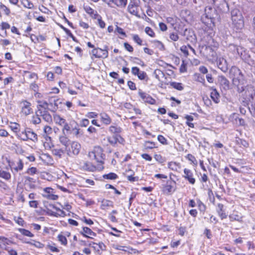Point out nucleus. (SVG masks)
<instances>
[{
	"mask_svg": "<svg viewBox=\"0 0 255 255\" xmlns=\"http://www.w3.org/2000/svg\"><path fill=\"white\" fill-rule=\"evenodd\" d=\"M84 9L85 11L89 14L92 17L93 16H95L96 13H98L97 11H95L91 7L89 6H84Z\"/></svg>",
	"mask_w": 255,
	"mask_h": 255,
	"instance_id": "c03bdc74",
	"label": "nucleus"
},
{
	"mask_svg": "<svg viewBox=\"0 0 255 255\" xmlns=\"http://www.w3.org/2000/svg\"><path fill=\"white\" fill-rule=\"evenodd\" d=\"M93 18L98 19L99 25L101 28H103L105 27V22L102 20V17L98 13H96L95 16H93Z\"/></svg>",
	"mask_w": 255,
	"mask_h": 255,
	"instance_id": "c9c22d12",
	"label": "nucleus"
},
{
	"mask_svg": "<svg viewBox=\"0 0 255 255\" xmlns=\"http://www.w3.org/2000/svg\"><path fill=\"white\" fill-rule=\"evenodd\" d=\"M145 32L147 34L151 37H154L155 33L153 30L149 27H146L145 28Z\"/></svg>",
	"mask_w": 255,
	"mask_h": 255,
	"instance_id": "864d4df0",
	"label": "nucleus"
},
{
	"mask_svg": "<svg viewBox=\"0 0 255 255\" xmlns=\"http://www.w3.org/2000/svg\"><path fill=\"white\" fill-rule=\"evenodd\" d=\"M76 124V123L74 121L71 122L69 124L67 123H65V124L63 126L62 132L63 134L65 133V131L67 133L70 132L72 130L74 126V125Z\"/></svg>",
	"mask_w": 255,
	"mask_h": 255,
	"instance_id": "4be33fe9",
	"label": "nucleus"
},
{
	"mask_svg": "<svg viewBox=\"0 0 255 255\" xmlns=\"http://www.w3.org/2000/svg\"><path fill=\"white\" fill-rule=\"evenodd\" d=\"M31 105V103L26 100L21 101L20 102L21 113L25 116L31 114L32 113Z\"/></svg>",
	"mask_w": 255,
	"mask_h": 255,
	"instance_id": "f8f14e48",
	"label": "nucleus"
},
{
	"mask_svg": "<svg viewBox=\"0 0 255 255\" xmlns=\"http://www.w3.org/2000/svg\"><path fill=\"white\" fill-rule=\"evenodd\" d=\"M229 219L231 222L238 221L239 222H243V216L241 214L238 212L234 211L229 216Z\"/></svg>",
	"mask_w": 255,
	"mask_h": 255,
	"instance_id": "a211bd4d",
	"label": "nucleus"
},
{
	"mask_svg": "<svg viewBox=\"0 0 255 255\" xmlns=\"http://www.w3.org/2000/svg\"><path fill=\"white\" fill-rule=\"evenodd\" d=\"M38 110L41 109L42 110V111H47V110H50V108H49L50 106L49 105L48 100L47 101H38Z\"/></svg>",
	"mask_w": 255,
	"mask_h": 255,
	"instance_id": "b1692460",
	"label": "nucleus"
},
{
	"mask_svg": "<svg viewBox=\"0 0 255 255\" xmlns=\"http://www.w3.org/2000/svg\"><path fill=\"white\" fill-rule=\"evenodd\" d=\"M5 250L8 252L9 255H17V252L15 250L9 247L5 248Z\"/></svg>",
	"mask_w": 255,
	"mask_h": 255,
	"instance_id": "338daca9",
	"label": "nucleus"
},
{
	"mask_svg": "<svg viewBox=\"0 0 255 255\" xmlns=\"http://www.w3.org/2000/svg\"><path fill=\"white\" fill-rule=\"evenodd\" d=\"M158 140L162 144H167V139L162 135H159L157 136Z\"/></svg>",
	"mask_w": 255,
	"mask_h": 255,
	"instance_id": "6e6d98bb",
	"label": "nucleus"
},
{
	"mask_svg": "<svg viewBox=\"0 0 255 255\" xmlns=\"http://www.w3.org/2000/svg\"><path fill=\"white\" fill-rule=\"evenodd\" d=\"M232 24L237 30H241L244 27V18L242 9L234 8L231 11Z\"/></svg>",
	"mask_w": 255,
	"mask_h": 255,
	"instance_id": "f03ea898",
	"label": "nucleus"
},
{
	"mask_svg": "<svg viewBox=\"0 0 255 255\" xmlns=\"http://www.w3.org/2000/svg\"><path fill=\"white\" fill-rule=\"evenodd\" d=\"M48 102L50 108V110L54 112L60 108V105L62 104L61 101L56 97L49 98Z\"/></svg>",
	"mask_w": 255,
	"mask_h": 255,
	"instance_id": "9d476101",
	"label": "nucleus"
},
{
	"mask_svg": "<svg viewBox=\"0 0 255 255\" xmlns=\"http://www.w3.org/2000/svg\"><path fill=\"white\" fill-rule=\"evenodd\" d=\"M128 10L129 12L133 15H137L138 14L137 7L133 4H129L128 6Z\"/></svg>",
	"mask_w": 255,
	"mask_h": 255,
	"instance_id": "a19ab883",
	"label": "nucleus"
},
{
	"mask_svg": "<svg viewBox=\"0 0 255 255\" xmlns=\"http://www.w3.org/2000/svg\"><path fill=\"white\" fill-rule=\"evenodd\" d=\"M184 175L183 177L191 184H194L195 179L194 178L193 173L190 169L185 168L184 170Z\"/></svg>",
	"mask_w": 255,
	"mask_h": 255,
	"instance_id": "4468645a",
	"label": "nucleus"
},
{
	"mask_svg": "<svg viewBox=\"0 0 255 255\" xmlns=\"http://www.w3.org/2000/svg\"><path fill=\"white\" fill-rule=\"evenodd\" d=\"M219 81L222 88L227 90L230 88V82L229 80L224 76H221L219 78Z\"/></svg>",
	"mask_w": 255,
	"mask_h": 255,
	"instance_id": "412c9836",
	"label": "nucleus"
},
{
	"mask_svg": "<svg viewBox=\"0 0 255 255\" xmlns=\"http://www.w3.org/2000/svg\"><path fill=\"white\" fill-rule=\"evenodd\" d=\"M244 61L250 65L255 67V54L251 55L249 54L248 59L245 60Z\"/></svg>",
	"mask_w": 255,
	"mask_h": 255,
	"instance_id": "f704fd0d",
	"label": "nucleus"
},
{
	"mask_svg": "<svg viewBox=\"0 0 255 255\" xmlns=\"http://www.w3.org/2000/svg\"><path fill=\"white\" fill-rule=\"evenodd\" d=\"M175 182L171 180H168L165 184L162 186V192L164 194L169 195L175 191L174 186Z\"/></svg>",
	"mask_w": 255,
	"mask_h": 255,
	"instance_id": "1a4fd4ad",
	"label": "nucleus"
},
{
	"mask_svg": "<svg viewBox=\"0 0 255 255\" xmlns=\"http://www.w3.org/2000/svg\"><path fill=\"white\" fill-rule=\"evenodd\" d=\"M80 234L86 238L91 239H93V238L96 236L95 233L93 232L90 228L86 227L83 228L82 231L80 232Z\"/></svg>",
	"mask_w": 255,
	"mask_h": 255,
	"instance_id": "2eb2a0df",
	"label": "nucleus"
},
{
	"mask_svg": "<svg viewBox=\"0 0 255 255\" xmlns=\"http://www.w3.org/2000/svg\"><path fill=\"white\" fill-rule=\"evenodd\" d=\"M23 6L27 8L32 9L34 7L33 4L29 0H22Z\"/></svg>",
	"mask_w": 255,
	"mask_h": 255,
	"instance_id": "49530a36",
	"label": "nucleus"
},
{
	"mask_svg": "<svg viewBox=\"0 0 255 255\" xmlns=\"http://www.w3.org/2000/svg\"><path fill=\"white\" fill-rule=\"evenodd\" d=\"M92 54L95 58H106L108 57V46H105L104 49L94 48L92 50Z\"/></svg>",
	"mask_w": 255,
	"mask_h": 255,
	"instance_id": "6e6552de",
	"label": "nucleus"
},
{
	"mask_svg": "<svg viewBox=\"0 0 255 255\" xmlns=\"http://www.w3.org/2000/svg\"><path fill=\"white\" fill-rule=\"evenodd\" d=\"M89 246H91L95 250H97L98 251H99L100 250L104 251L106 249V246L102 242H100L98 244L92 242L89 244Z\"/></svg>",
	"mask_w": 255,
	"mask_h": 255,
	"instance_id": "c85d7f7f",
	"label": "nucleus"
},
{
	"mask_svg": "<svg viewBox=\"0 0 255 255\" xmlns=\"http://www.w3.org/2000/svg\"><path fill=\"white\" fill-rule=\"evenodd\" d=\"M138 94L142 100L145 103H149L151 105H153L155 103V100L153 99L148 94L143 92L141 91L138 92Z\"/></svg>",
	"mask_w": 255,
	"mask_h": 255,
	"instance_id": "ddd939ff",
	"label": "nucleus"
},
{
	"mask_svg": "<svg viewBox=\"0 0 255 255\" xmlns=\"http://www.w3.org/2000/svg\"><path fill=\"white\" fill-rule=\"evenodd\" d=\"M25 184L27 185L29 188L34 189L35 188V180L29 176L25 177Z\"/></svg>",
	"mask_w": 255,
	"mask_h": 255,
	"instance_id": "bb28decb",
	"label": "nucleus"
},
{
	"mask_svg": "<svg viewBox=\"0 0 255 255\" xmlns=\"http://www.w3.org/2000/svg\"><path fill=\"white\" fill-rule=\"evenodd\" d=\"M37 172V169L35 167H32L31 168H29L27 169L26 173L31 174L33 175L35 174Z\"/></svg>",
	"mask_w": 255,
	"mask_h": 255,
	"instance_id": "0e129e2a",
	"label": "nucleus"
},
{
	"mask_svg": "<svg viewBox=\"0 0 255 255\" xmlns=\"http://www.w3.org/2000/svg\"><path fill=\"white\" fill-rule=\"evenodd\" d=\"M109 131L113 133H116L118 134V133H120L122 131V128L117 126H111L109 128Z\"/></svg>",
	"mask_w": 255,
	"mask_h": 255,
	"instance_id": "e433bc0d",
	"label": "nucleus"
},
{
	"mask_svg": "<svg viewBox=\"0 0 255 255\" xmlns=\"http://www.w3.org/2000/svg\"><path fill=\"white\" fill-rule=\"evenodd\" d=\"M81 149V144L77 141H73L70 144V146L66 148L67 153L69 156L77 155Z\"/></svg>",
	"mask_w": 255,
	"mask_h": 255,
	"instance_id": "0eeeda50",
	"label": "nucleus"
},
{
	"mask_svg": "<svg viewBox=\"0 0 255 255\" xmlns=\"http://www.w3.org/2000/svg\"><path fill=\"white\" fill-rule=\"evenodd\" d=\"M137 76L140 80H144L147 77L146 73L142 71H140Z\"/></svg>",
	"mask_w": 255,
	"mask_h": 255,
	"instance_id": "680f3d73",
	"label": "nucleus"
},
{
	"mask_svg": "<svg viewBox=\"0 0 255 255\" xmlns=\"http://www.w3.org/2000/svg\"><path fill=\"white\" fill-rule=\"evenodd\" d=\"M89 156L91 159H94L102 164L104 163L105 155L103 153L102 148L100 146H95L92 151L89 152Z\"/></svg>",
	"mask_w": 255,
	"mask_h": 255,
	"instance_id": "20e7f679",
	"label": "nucleus"
},
{
	"mask_svg": "<svg viewBox=\"0 0 255 255\" xmlns=\"http://www.w3.org/2000/svg\"><path fill=\"white\" fill-rule=\"evenodd\" d=\"M188 49V45L187 46H182L180 48L181 51L184 53L185 56H187L189 55Z\"/></svg>",
	"mask_w": 255,
	"mask_h": 255,
	"instance_id": "052dcab7",
	"label": "nucleus"
},
{
	"mask_svg": "<svg viewBox=\"0 0 255 255\" xmlns=\"http://www.w3.org/2000/svg\"><path fill=\"white\" fill-rule=\"evenodd\" d=\"M39 115V113L37 112L36 115L32 117V123L34 125L39 124L41 123V120L39 118L40 115Z\"/></svg>",
	"mask_w": 255,
	"mask_h": 255,
	"instance_id": "a18cd8bd",
	"label": "nucleus"
},
{
	"mask_svg": "<svg viewBox=\"0 0 255 255\" xmlns=\"http://www.w3.org/2000/svg\"><path fill=\"white\" fill-rule=\"evenodd\" d=\"M210 97L212 100L215 103H218L220 102V94L217 92L216 89H211V92L210 93Z\"/></svg>",
	"mask_w": 255,
	"mask_h": 255,
	"instance_id": "393cba45",
	"label": "nucleus"
},
{
	"mask_svg": "<svg viewBox=\"0 0 255 255\" xmlns=\"http://www.w3.org/2000/svg\"><path fill=\"white\" fill-rule=\"evenodd\" d=\"M70 133H72L77 137L79 136L80 133L79 128H78V126L76 123L74 127L73 128L72 130L71 131Z\"/></svg>",
	"mask_w": 255,
	"mask_h": 255,
	"instance_id": "8fccbe9b",
	"label": "nucleus"
},
{
	"mask_svg": "<svg viewBox=\"0 0 255 255\" xmlns=\"http://www.w3.org/2000/svg\"><path fill=\"white\" fill-rule=\"evenodd\" d=\"M110 2L114 3L119 7H125L127 4L128 0H110Z\"/></svg>",
	"mask_w": 255,
	"mask_h": 255,
	"instance_id": "473e14b6",
	"label": "nucleus"
},
{
	"mask_svg": "<svg viewBox=\"0 0 255 255\" xmlns=\"http://www.w3.org/2000/svg\"><path fill=\"white\" fill-rule=\"evenodd\" d=\"M217 65L219 69H220L224 72H226L228 70V64L226 59L223 58H219L217 60Z\"/></svg>",
	"mask_w": 255,
	"mask_h": 255,
	"instance_id": "f3484780",
	"label": "nucleus"
},
{
	"mask_svg": "<svg viewBox=\"0 0 255 255\" xmlns=\"http://www.w3.org/2000/svg\"><path fill=\"white\" fill-rule=\"evenodd\" d=\"M0 177L6 180H8L11 178V175L8 172L0 170Z\"/></svg>",
	"mask_w": 255,
	"mask_h": 255,
	"instance_id": "79ce46f5",
	"label": "nucleus"
},
{
	"mask_svg": "<svg viewBox=\"0 0 255 255\" xmlns=\"http://www.w3.org/2000/svg\"><path fill=\"white\" fill-rule=\"evenodd\" d=\"M108 140L110 144L112 145H115L118 142L122 143L124 141V139L121 136V135L116 134L112 137H109Z\"/></svg>",
	"mask_w": 255,
	"mask_h": 255,
	"instance_id": "aec40b11",
	"label": "nucleus"
},
{
	"mask_svg": "<svg viewBox=\"0 0 255 255\" xmlns=\"http://www.w3.org/2000/svg\"><path fill=\"white\" fill-rule=\"evenodd\" d=\"M38 113H39L40 117H42L43 119L47 123L52 122V117L47 111H42V110H38Z\"/></svg>",
	"mask_w": 255,
	"mask_h": 255,
	"instance_id": "6ab92c4d",
	"label": "nucleus"
},
{
	"mask_svg": "<svg viewBox=\"0 0 255 255\" xmlns=\"http://www.w3.org/2000/svg\"><path fill=\"white\" fill-rule=\"evenodd\" d=\"M169 84L172 87L179 91H182L184 89L182 84L181 83L172 82H170Z\"/></svg>",
	"mask_w": 255,
	"mask_h": 255,
	"instance_id": "ea45409f",
	"label": "nucleus"
},
{
	"mask_svg": "<svg viewBox=\"0 0 255 255\" xmlns=\"http://www.w3.org/2000/svg\"><path fill=\"white\" fill-rule=\"evenodd\" d=\"M25 133L27 135L28 139H30L33 141H37V135L30 129L28 128L25 130Z\"/></svg>",
	"mask_w": 255,
	"mask_h": 255,
	"instance_id": "a878e982",
	"label": "nucleus"
},
{
	"mask_svg": "<svg viewBox=\"0 0 255 255\" xmlns=\"http://www.w3.org/2000/svg\"><path fill=\"white\" fill-rule=\"evenodd\" d=\"M23 168V163L21 159H19L17 162V165L12 168L15 172L22 170Z\"/></svg>",
	"mask_w": 255,
	"mask_h": 255,
	"instance_id": "37998d69",
	"label": "nucleus"
},
{
	"mask_svg": "<svg viewBox=\"0 0 255 255\" xmlns=\"http://www.w3.org/2000/svg\"><path fill=\"white\" fill-rule=\"evenodd\" d=\"M128 85L129 88L131 90H134L136 89V86L135 84L131 81H128Z\"/></svg>",
	"mask_w": 255,
	"mask_h": 255,
	"instance_id": "774afa93",
	"label": "nucleus"
},
{
	"mask_svg": "<svg viewBox=\"0 0 255 255\" xmlns=\"http://www.w3.org/2000/svg\"><path fill=\"white\" fill-rule=\"evenodd\" d=\"M215 10L219 13H225L229 10V5L225 0H210Z\"/></svg>",
	"mask_w": 255,
	"mask_h": 255,
	"instance_id": "39448f33",
	"label": "nucleus"
},
{
	"mask_svg": "<svg viewBox=\"0 0 255 255\" xmlns=\"http://www.w3.org/2000/svg\"><path fill=\"white\" fill-rule=\"evenodd\" d=\"M44 132L45 134V136H47L48 135L52 133V128L48 126H45L44 128Z\"/></svg>",
	"mask_w": 255,
	"mask_h": 255,
	"instance_id": "13d9d810",
	"label": "nucleus"
},
{
	"mask_svg": "<svg viewBox=\"0 0 255 255\" xmlns=\"http://www.w3.org/2000/svg\"><path fill=\"white\" fill-rule=\"evenodd\" d=\"M169 37L170 38L174 41H176L178 40V39H179V36L178 35H177V33H170V35H169Z\"/></svg>",
	"mask_w": 255,
	"mask_h": 255,
	"instance_id": "69168bd1",
	"label": "nucleus"
},
{
	"mask_svg": "<svg viewBox=\"0 0 255 255\" xmlns=\"http://www.w3.org/2000/svg\"><path fill=\"white\" fill-rule=\"evenodd\" d=\"M10 127L11 130L14 132H17L19 131L20 126L16 123H12Z\"/></svg>",
	"mask_w": 255,
	"mask_h": 255,
	"instance_id": "3c124183",
	"label": "nucleus"
},
{
	"mask_svg": "<svg viewBox=\"0 0 255 255\" xmlns=\"http://www.w3.org/2000/svg\"><path fill=\"white\" fill-rule=\"evenodd\" d=\"M243 91H238L239 93L241 94V96L246 101H250L253 99L254 96L255 95V90L254 87L251 85H248L245 87L244 85H242Z\"/></svg>",
	"mask_w": 255,
	"mask_h": 255,
	"instance_id": "423d86ee",
	"label": "nucleus"
},
{
	"mask_svg": "<svg viewBox=\"0 0 255 255\" xmlns=\"http://www.w3.org/2000/svg\"><path fill=\"white\" fill-rule=\"evenodd\" d=\"M154 158L157 161L160 163H163L165 161V159L160 154H155Z\"/></svg>",
	"mask_w": 255,
	"mask_h": 255,
	"instance_id": "bf43d9fd",
	"label": "nucleus"
},
{
	"mask_svg": "<svg viewBox=\"0 0 255 255\" xmlns=\"http://www.w3.org/2000/svg\"><path fill=\"white\" fill-rule=\"evenodd\" d=\"M217 207L218 208L217 211L219 216L220 217L222 220L226 219L227 217V215L225 213V211L224 209L223 204L219 203L218 204Z\"/></svg>",
	"mask_w": 255,
	"mask_h": 255,
	"instance_id": "5701e85b",
	"label": "nucleus"
},
{
	"mask_svg": "<svg viewBox=\"0 0 255 255\" xmlns=\"http://www.w3.org/2000/svg\"><path fill=\"white\" fill-rule=\"evenodd\" d=\"M58 240L61 243L62 245H66L67 243V239L66 237L62 235H59L58 236Z\"/></svg>",
	"mask_w": 255,
	"mask_h": 255,
	"instance_id": "4d7b16f0",
	"label": "nucleus"
},
{
	"mask_svg": "<svg viewBox=\"0 0 255 255\" xmlns=\"http://www.w3.org/2000/svg\"><path fill=\"white\" fill-rule=\"evenodd\" d=\"M52 153L54 155L60 158L64 154V151L62 149L54 148L52 149Z\"/></svg>",
	"mask_w": 255,
	"mask_h": 255,
	"instance_id": "4c0bfd02",
	"label": "nucleus"
},
{
	"mask_svg": "<svg viewBox=\"0 0 255 255\" xmlns=\"http://www.w3.org/2000/svg\"><path fill=\"white\" fill-rule=\"evenodd\" d=\"M18 231L21 234L25 236L33 237L34 236L30 231L24 229H19Z\"/></svg>",
	"mask_w": 255,
	"mask_h": 255,
	"instance_id": "09e8293b",
	"label": "nucleus"
},
{
	"mask_svg": "<svg viewBox=\"0 0 255 255\" xmlns=\"http://www.w3.org/2000/svg\"><path fill=\"white\" fill-rule=\"evenodd\" d=\"M217 46H211L210 45H199L200 53L204 57L210 60H214L217 58L215 50Z\"/></svg>",
	"mask_w": 255,
	"mask_h": 255,
	"instance_id": "7ed1b4c3",
	"label": "nucleus"
},
{
	"mask_svg": "<svg viewBox=\"0 0 255 255\" xmlns=\"http://www.w3.org/2000/svg\"><path fill=\"white\" fill-rule=\"evenodd\" d=\"M132 38L133 40L137 43L138 45H141L142 43V40L140 39L139 36L137 34H133L132 36Z\"/></svg>",
	"mask_w": 255,
	"mask_h": 255,
	"instance_id": "5fc2aeb1",
	"label": "nucleus"
},
{
	"mask_svg": "<svg viewBox=\"0 0 255 255\" xmlns=\"http://www.w3.org/2000/svg\"><path fill=\"white\" fill-rule=\"evenodd\" d=\"M236 53L244 61L248 59L249 53L247 50L241 46H238Z\"/></svg>",
	"mask_w": 255,
	"mask_h": 255,
	"instance_id": "dca6fc26",
	"label": "nucleus"
},
{
	"mask_svg": "<svg viewBox=\"0 0 255 255\" xmlns=\"http://www.w3.org/2000/svg\"><path fill=\"white\" fill-rule=\"evenodd\" d=\"M145 147L146 149H152L155 147V144L152 141H145Z\"/></svg>",
	"mask_w": 255,
	"mask_h": 255,
	"instance_id": "603ef678",
	"label": "nucleus"
},
{
	"mask_svg": "<svg viewBox=\"0 0 255 255\" xmlns=\"http://www.w3.org/2000/svg\"><path fill=\"white\" fill-rule=\"evenodd\" d=\"M101 121L105 125H110L112 122L111 118L105 113L100 114Z\"/></svg>",
	"mask_w": 255,
	"mask_h": 255,
	"instance_id": "7c9ffc66",
	"label": "nucleus"
},
{
	"mask_svg": "<svg viewBox=\"0 0 255 255\" xmlns=\"http://www.w3.org/2000/svg\"><path fill=\"white\" fill-rule=\"evenodd\" d=\"M103 177L105 179L114 180L118 178V175L114 173L111 172L109 174L104 175Z\"/></svg>",
	"mask_w": 255,
	"mask_h": 255,
	"instance_id": "de8ad7c7",
	"label": "nucleus"
},
{
	"mask_svg": "<svg viewBox=\"0 0 255 255\" xmlns=\"http://www.w3.org/2000/svg\"><path fill=\"white\" fill-rule=\"evenodd\" d=\"M59 142L66 148L70 144V140L68 137L66 136V134L60 135L59 137Z\"/></svg>",
	"mask_w": 255,
	"mask_h": 255,
	"instance_id": "cd10ccee",
	"label": "nucleus"
},
{
	"mask_svg": "<svg viewBox=\"0 0 255 255\" xmlns=\"http://www.w3.org/2000/svg\"><path fill=\"white\" fill-rule=\"evenodd\" d=\"M238 45L235 44H230L229 46V51L234 53H236Z\"/></svg>",
	"mask_w": 255,
	"mask_h": 255,
	"instance_id": "e2e57ef3",
	"label": "nucleus"
},
{
	"mask_svg": "<svg viewBox=\"0 0 255 255\" xmlns=\"http://www.w3.org/2000/svg\"><path fill=\"white\" fill-rule=\"evenodd\" d=\"M229 76L232 79L233 85L237 87L238 91H243V87L240 86L244 85L246 81L241 70L236 66L232 67L229 72Z\"/></svg>",
	"mask_w": 255,
	"mask_h": 255,
	"instance_id": "f257e3e1",
	"label": "nucleus"
},
{
	"mask_svg": "<svg viewBox=\"0 0 255 255\" xmlns=\"http://www.w3.org/2000/svg\"><path fill=\"white\" fill-rule=\"evenodd\" d=\"M193 79L195 81L204 84L205 80L204 76L200 75L199 73H195L193 75Z\"/></svg>",
	"mask_w": 255,
	"mask_h": 255,
	"instance_id": "58836bf2",
	"label": "nucleus"
},
{
	"mask_svg": "<svg viewBox=\"0 0 255 255\" xmlns=\"http://www.w3.org/2000/svg\"><path fill=\"white\" fill-rule=\"evenodd\" d=\"M184 35L186 36V38L187 40H190L191 41H193L195 40L196 39V36L194 33V32L190 30H187L186 29L184 32Z\"/></svg>",
	"mask_w": 255,
	"mask_h": 255,
	"instance_id": "c756f323",
	"label": "nucleus"
},
{
	"mask_svg": "<svg viewBox=\"0 0 255 255\" xmlns=\"http://www.w3.org/2000/svg\"><path fill=\"white\" fill-rule=\"evenodd\" d=\"M110 207H113V203L112 201L106 199H104L102 201L101 208L102 210H106Z\"/></svg>",
	"mask_w": 255,
	"mask_h": 255,
	"instance_id": "2f4dec72",
	"label": "nucleus"
},
{
	"mask_svg": "<svg viewBox=\"0 0 255 255\" xmlns=\"http://www.w3.org/2000/svg\"><path fill=\"white\" fill-rule=\"evenodd\" d=\"M54 119V121H55V123L61 126H63V125L66 122V120L64 119L61 117L59 115L55 116Z\"/></svg>",
	"mask_w": 255,
	"mask_h": 255,
	"instance_id": "72a5a7b5",
	"label": "nucleus"
},
{
	"mask_svg": "<svg viewBox=\"0 0 255 255\" xmlns=\"http://www.w3.org/2000/svg\"><path fill=\"white\" fill-rule=\"evenodd\" d=\"M42 196L50 200H56L58 196L53 194V189L50 187H46L43 189Z\"/></svg>",
	"mask_w": 255,
	"mask_h": 255,
	"instance_id": "9b49d317",
	"label": "nucleus"
}]
</instances>
